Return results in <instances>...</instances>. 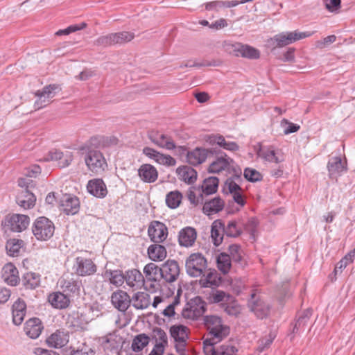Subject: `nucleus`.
<instances>
[{
    "instance_id": "12",
    "label": "nucleus",
    "mask_w": 355,
    "mask_h": 355,
    "mask_svg": "<svg viewBox=\"0 0 355 355\" xmlns=\"http://www.w3.org/2000/svg\"><path fill=\"white\" fill-rule=\"evenodd\" d=\"M148 234L152 242L160 243L166 239L168 228L164 223L154 220L150 223L148 227Z\"/></svg>"
},
{
    "instance_id": "59",
    "label": "nucleus",
    "mask_w": 355,
    "mask_h": 355,
    "mask_svg": "<svg viewBox=\"0 0 355 355\" xmlns=\"http://www.w3.org/2000/svg\"><path fill=\"white\" fill-rule=\"evenodd\" d=\"M155 162L159 164L167 166H173L176 164V160L169 155L159 153Z\"/></svg>"
},
{
    "instance_id": "64",
    "label": "nucleus",
    "mask_w": 355,
    "mask_h": 355,
    "mask_svg": "<svg viewBox=\"0 0 355 355\" xmlns=\"http://www.w3.org/2000/svg\"><path fill=\"white\" fill-rule=\"evenodd\" d=\"M241 225L242 227H243L244 229L251 234V236H253L258 225V221L257 218L252 217L249 218L245 224L241 223Z\"/></svg>"
},
{
    "instance_id": "60",
    "label": "nucleus",
    "mask_w": 355,
    "mask_h": 355,
    "mask_svg": "<svg viewBox=\"0 0 355 355\" xmlns=\"http://www.w3.org/2000/svg\"><path fill=\"white\" fill-rule=\"evenodd\" d=\"M275 337V335L270 334L268 336H266L262 339L259 340L257 347L258 350L260 352H263L265 349H268L273 342Z\"/></svg>"
},
{
    "instance_id": "24",
    "label": "nucleus",
    "mask_w": 355,
    "mask_h": 355,
    "mask_svg": "<svg viewBox=\"0 0 355 355\" xmlns=\"http://www.w3.org/2000/svg\"><path fill=\"white\" fill-rule=\"evenodd\" d=\"M43 328L41 320L37 318H33L26 322L24 329L29 338L36 339L41 334Z\"/></svg>"
},
{
    "instance_id": "49",
    "label": "nucleus",
    "mask_w": 355,
    "mask_h": 355,
    "mask_svg": "<svg viewBox=\"0 0 355 355\" xmlns=\"http://www.w3.org/2000/svg\"><path fill=\"white\" fill-rule=\"evenodd\" d=\"M220 308L223 309L228 315L234 317H237L241 311V306L232 295L231 300L226 302Z\"/></svg>"
},
{
    "instance_id": "18",
    "label": "nucleus",
    "mask_w": 355,
    "mask_h": 355,
    "mask_svg": "<svg viewBox=\"0 0 355 355\" xmlns=\"http://www.w3.org/2000/svg\"><path fill=\"white\" fill-rule=\"evenodd\" d=\"M59 89V85L55 84L49 85L45 86L42 91L38 90L36 92V96L40 98L35 103L36 109H40L45 107L49 103V100L46 98H53L55 94V90Z\"/></svg>"
},
{
    "instance_id": "31",
    "label": "nucleus",
    "mask_w": 355,
    "mask_h": 355,
    "mask_svg": "<svg viewBox=\"0 0 355 355\" xmlns=\"http://www.w3.org/2000/svg\"><path fill=\"white\" fill-rule=\"evenodd\" d=\"M224 222L220 219L214 220L211 226V237L215 246H219L225 235L223 233Z\"/></svg>"
},
{
    "instance_id": "34",
    "label": "nucleus",
    "mask_w": 355,
    "mask_h": 355,
    "mask_svg": "<svg viewBox=\"0 0 355 355\" xmlns=\"http://www.w3.org/2000/svg\"><path fill=\"white\" fill-rule=\"evenodd\" d=\"M223 233L227 237L236 238L243 233V228L240 220H230L227 224L224 223Z\"/></svg>"
},
{
    "instance_id": "37",
    "label": "nucleus",
    "mask_w": 355,
    "mask_h": 355,
    "mask_svg": "<svg viewBox=\"0 0 355 355\" xmlns=\"http://www.w3.org/2000/svg\"><path fill=\"white\" fill-rule=\"evenodd\" d=\"M149 258L153 261H161L167 255L166 248L159 243L150 245L147 250Z\"/></svg>"
},
{
    "instance_id": "36",
    "label": "nucleus",
    "mask_w": 355,
    "mask_h": 355,
    "mask_svg": "<svg viewBox=\"0 0 355 355\" xmlns=\"http://www.w3.org/2000/svg\"><path fill=\"white\" fill-rule=\"evenodd\" d=\"M59 282L62 292L67 295L70 294L78 295L79 293L81 284L79 281L75 280L73 279L62 278L60 279Z\"/></svg>"
},
{
    "instance_id": "10",
    "label": "nucleus",
    "mask_w": 355,
    "mask_h": 355,
    "mask_svg": "<svg viewBox=\"0 0 355 355\" xmlns=\"http://www.w3.org/2000/svg\"><path fill=\"white\" fill-rule=\"evenodd\" d=\"M213 153H216L214 147L210 148L196 147L187 152V161L190 165L198 166L205 162L207 158L212 157Z\"/></svg>"
},
{
    "instance_id": "15",
    "label": "nucleus",
    "mask_w": 355,
    "mask_h": 355,
    "mask_svg": "<svg viewBox=\"0 0 355 355\" xmlns=\"http://www.w3.org/2000/svg\"><path fill=\"white\" fill-rule=\"evenodd\" d=\"M327 168L330 179H336L347 170V162H343L341 157L338 156L329 158Z\"/></svg>"
},
{
    "instance_id": "5",
    "label": "nucleus",
    "mask_w": 355,
    "mask_h": 355,
    "mask_svg": "<svg viewBox=\"0 0 355 355\" xmlns=\"http://www.w3.org/2000/svg\"><path fill=\"white\" fill-rule=\"evenodd\" d=\"M207 266V260L200 253L191 254L186 260V272L193 277H200Z\"/></svg>"
},
{
    "instance_id": "45",
    "label": "nucleus",
    "mask_w": 355,
    "mask_h": 355,
    "mask_svg": "<svg viewBox=\"0 0 355 355\" xmlns=\"http://www.w3.org/2000/svg\"><path fill=\"white\" fill-rule=\"evenodd\" d=\"M218 184L219 180L218 178L209 177L204 180L200 189L203 195H211L217 191Z\"/></svg>"
},
{
    "instance_id": "56",
    "label": "nucleus",
    "mask_w": 355,
    "mask_h": 355,
    "mask_svg": "<svg viewBox=\"0 0 355 355\" xmlns=\"http://www.w3.org/2000/svg\"><path fill=\"white\" fill-rule=\"evenodd\" d=\"M311 315V311L309 309H306L300 313L293 327V333H298L299 330L306 324Z\"/></svg>"
},
{
    "instance_id": "38",
    "label": "nucleus",
    "mask_w": 355,
    "mask_h": 355,
    "mask_svg": "<svg viewBox=\"0 0 355 355\" xmlns=\"http://www.w3.org/2000/svg\"><path fill=\"white\" fill-rule=\"evenodd\" d=\"M20 280L26 289L33 290L40 286L41 276L38 273L28 272L24 274Z\"/></svg>"
},
{
    "instance_id": "16",
    "label": "nucleus",
    "mask_w": 355,
    "mask_h": 355,
    "mask_svg": "<svg viewBox=\"0 0 355 355\" xmlns=\"http://www.w3.org/2000/svg\"><path fill=\"white\" fill-rule=\"evenodd\" d=\"M44 160L46 162L58 161V165L60 168H65L71 164L73 160V155L71 152L64 153L59 150L53 149L49 152Z\"/></svg>"
},
{
    "instance_id": "22",
    "label": "nucleus",
    "mask_w": 355,
    "mask_h": 355,
    "mask_svg": "<svg viewBox=\"0 0 355 355\" xmlns=\"http://www.w3.org/2000/svg\"><path fill=\"white\" fill-rule=\"evenodd\" d=\"M221 282V277L218 272L214 269L205 270L200 276V284L202 287L207 288L211 286H218Z\"/></svg>"
},
{
    "instance_id": "23",
    "label": "nucleus",
    "mask_w": 355,
    "mask_h": 355,
    "mask_svg": "<svg viewBox=\"0 0 355 355\" xmlns=\"http://www.w3.org/2000/svg\"><path fill=\"white\" fill-rule=\"evenodd\" d=\"M87 189L90 194L99 198L105 197L107 193L105 182L99 178L89 180L87 185Z\"/></svg>"
},
{
    "instance_id": "48",
    "label": "nucleus",
    "mask_w": 355,
    "mask_h": 355,
    "mask_svg": "<svg viewBox=\"0 0 355 355\" xmlns=\"http://www.w3.org/2000/svg\"><path fill=\"white\" fill-rule=\"evenodd\" d=\"M251 310L256 314V315L263 319L266 318L270 310V306L266 302L261 300H255L252 302Z\"/></svg>"
},
{
    "instance_id": "17",
    "label": "nucleus",
    "mask_w": 355,
    "mask_h": 355,
    "mask_svg": "<svg viewBox=\"0 0 355 355\" xmlns=\"http://www.w3.org/2000/svg\"><path fill=\"white\" fill-rule=\"evenodd\" d=\"M206 141L211 145H218L219 147L232 152L236 151L239 149V146L234 141H227L223 135L219 134H211L207 135Z\"/></svg>"
},
{
    "instance_id": "30",
    "label": "nucleus",
    "mask_w": 355,
    "mask_h": 355,
    "mask_svg": "<svg viewBox=\"0 0 355 355\" xmlns=\"http://www.w3.org/2000/svg\"><path fill=\"white\" fill-rule=\"evenodd\" d=\"M231 299L232 295L214 288L207 295V300L210 304H219L220 307Z\"/></svg>"
},
{
    "instance_id": "28",
    "label": "nucleus",
    "mask_w": 355,
    "mask_h": 355,
    "mask_svg": "<svg viewBox=\"0 0 355 355\" xmlns=\"http://www.w3.org/2000/svg\"><path fill=\"white\" fill-rule=\"evenodd\" d=\"M26 313V304L23 300L17 299L12 305V322L19 325L24 320Z\"/></svg>"
},
{
    "instance_id": "57",
    "label": "nucleus",
    "mask_w": 355,
    "mask_h": 355,
    "mask_svg": "<svg viewBox=\"0 0 355 355\" xmlns=\"http://www.w3.org/2000/svg\"><path fill=\"white\" fill-rule=\"evenodd\" d=\"M244 178L249 182H256L262 180V175L257 170L245 168L243 172Z\"/></svg>"
},
{
    "instance_id": "14",
    "label": "nucleus",
    "mask_w": 355,
    "mask_h": 355,
    "mask_svg": "<svg viewBox=\"0 0 355 355\" xmlns=\"http://www.w3.org/2000/svg\"><path fill=\"white\" fill-rule=\"evenodd\" d=\"M60 209L67 215H75L80 210L79 198L75 196L64 195L60 200Z\"/></svg>"
},
{
    "instance_id": "43",
    "label": "nucleus",
    "mask_w": 355,
    "mask_h": 355,
    "mask_svg": "<svg viewBox=\"0 0 355 355\" xmlns=\"http://www.w3.org/2000/svg\"><path fill=\"white\" fill-rule=\"evenodd\" d=\"M187 329V327L182 324L173 325L170 328L171 336L176 343H185L188 338Z\"/></svg>"
},
{
    "instance_id": "35",
    "label": "nucleus",
    "mask_w": 355,
    "mask_h": 355,
    "mask_svg": "<svg viewBox=\"0 0 355 355\" xmlns=\"http://www.w3.org/2000/svg\"><path fill=\"white\" fill-rule=\"evenodd\" d=\"M176 173L181 180L189 184L194 183L197 179L196 171L189 166L178 167Z\"/></svg>"
},
{
    "instance_id": "55",
    "label": "nucleus",
    "mask_w": 355,
    "mask_h": 355,
    "mask_svg": "<svg viewBox=\"0 0 355 355\" xmlns=\"http://www.w3.org/2000/svg\"><path fill=\"white\" fill-rule=\"evenodd\" d=\"M135 37L132 33L122 31L112 33V42L114 44H123L130 42Z\"/></svg>"
},
{
    "instance_id": "29",
    "label": "nucleus",
    "mask_w": 355,
    "mask_h": 355,
    "mask_svg": "<svg viewBox=\"0 0 355 355\" xmlns=\"http://www.w3.org/2000/svg\"><path fill=\"white\" fill-rule=\"evenodd\" d=\"M232 49L234 51L237 52L236 55H241L242 57L250 59H257L260 56L259 50L248 45H243L237 43L232 45Z\"/></svg>"
},
{
    "instance_id": "44",
    "label": "nucleus",
    "mask_w": 355,
    "mask_h": 355,
    "mask_svg": "<svg viewBox=\"0 0 355 355\" xmlns=\"http://www.w3.org/2000/svg\"><path fill=\"white\" fill-rule=\"evenodd\" d=\"M103 277L104 279H109L112 284L116 286H121L125 282V275L120 270H106L103 272Z\"/></svg>"
},
{
    "instance_id": "41",
    "label": "nucleus",
    "mask_w": 355,
    "mask_h": 355,
    "mask_svg": "<svg viewBox=\"0 0 355 355\" xmlns=\"http://www.w3.org/2000/svg\"><path fill=\"white\" fill-rule=\"evenodd\" d=\"M36 198L33 193L25 189L17 196V203L24 209H30L35 205Z\"/></svg>"
},
{
    "instance_id": "32",
    "label": "nucleus",
    "mask_w": 355,
    "mask_h": 355,
    "mask_svg": "<svg viewBox=\"0 0 355 355\" xmlns=\"http://www.w3.org/2000/svg\"><path fill=\"white\" fill-rule=\"evenodd\" d=\"M224 206V201L220 197H215L204 203L202 211L205 214L210 216L222 211Z\"/></svg>"
},
{
    "instance_id": "39",
    "label": "nucleus",
    "mask_w": 355,
    "mask_h": 355,
    "mask_svg": "<svg viewBox=\"0 0 355 355\" xmlns=\"http://www.w3.org/2000/svg\"><path fill=\"white\" fill-rule=\"evenodd\" d=\"M130 300L131 304L137 309H146L150 303V295L146 292H137Z\"/></svg>"
},
{
    "instance_id": "47",
    "label": "nucleus",
    "mask_w": 355,
    "mask_h": 355,
    "mask_svg": "<svg viewBox=\"0 0 355 355\" xmlns=\"http://www.w3.org/2000/svg\"><path fill=\"white\" fill-rule=\"evenodd\" d=\"M150 336L145 334H140L137 335L131 345V348L133 352H139L141 351L146 346H147L150 342Z\"/></svg>"
},
{
    "instance_id": "61",
    "label": "nucleus",
    "mask_w": 355,
    "mask_h": 355,
    "mask_svg": "<svg viewBox=\"0 0 355 355\" xmlns=\"http://www.w3.org/2000/svg\"><path fill=\"white\" fill-rule=\"evenodd\" d=\"M230 164V166L228 167V168H227L226 171L232 175V177L230 178H240L242 174L241 168H240V166L235 163L234 159L233 162Z\"/></svg>"
},
{
    "instance_id": "42",
    "label": "nucleus",
    "mask_w": 355,
    "mask_h": 355,
    "mask_svg": "<svg viewBox=\"0 0 355 355\" xmlns=\"http://www.w3.org/2000/svg\"><path fill=\"white\" fill-rule=\"evenodd\" d=\"M257 155L258 157L268 162L278 164L282 162V160H280L277 156L273 146H271L267 147H259L257 151Z\"/></svg>"
},
{
    "instance_id": "46",
    "label": "nucleus",
    "mask_w": 355,
    "mask_h": 355,
    "mask_svg": "<svg viewBox=\"0 0 355 355\" xmlns=\"http://www.w3.org/2000/svg\"><path fill=\"white\" fill-rule=\"evenodd\" d=\"M24 245V241L18 239H9L6 245L7 253L11 257H18L21 248Z\"/></svg>"
},
{
    "instance_id": "25",
    "label": "nucleus",
    "mask_w": 355,
    "mask_h": 355,
    "mask_svg": "<svg viewBox=\"0 0 355 355\" xmlns=\"http://www.w3.org/2000/svg\"><path fill=\"white\" fill-rule=\"evenodd\" d=\"M138 175L143 182L153 183L157 180L158 172L154 166L144 164L138 169Z\"/></svg>"
},
{
    "instance_id": "27",
    "label": "nucleus",
    "mask_w": 355,
    "mask_h": 355,
    "mask_svg": "<svg viewBox=\"0 0 355 355\" xmlns=\"http://www.w3.org/2000/svg\"><path fill=\"white\" fill-rule=\"evenodd\" d=\"M125 281L129 286L136 288H141L145 282L144 275L137 269L126 271Z\"/></svg>"
},
{
    "instance_id": "51",
    "label": "nucleus",
    "mask_w": 355,
    "mask_h": 355,
    "mask_svg": "<svg viewBox=\"0 0 355 355\" xmlns=\"http://www.w3.org/2000/svg\"><path fill=\"white\" fill-rule=\"evenodd\" d=\"M182 199V194L180 191L175 190L170 191L166 196V204L171 209H175L179 207Z\"/></svg>"
},
{
    "instance_id": "52",
    "label": "nucleus",
    "mask_w": 355,
    "mask_h": 355,
    "mask_svg": "<svg viewBox=\"0 0 355 355\" xmlns=\"http://www.w3.org/2000/svg\"><path fill=\"white\" fill-rule=\"evenodd\" d=\"M48 345L55 348H61L66 343L64 334L60 331L52 334L46 340Z\"/></svg>"
},
{
    "instance_id": "54",
    "label": "nucleus",
    "mask_w": 355,
    "mask_h": 355,
    "mask_svg": "<svg viewBox=\"0 0 355 355\" xmlns=\"http://www.w3.org/2000/svg\"><path fill=\"white\" fill-rule=\"evenodd\" d=\"M151 338L155 341V344H161L163 349L168 345V337L166 332L159 327L153 329Z\"/></svg>"
},
{
    "instance_id": "53",
    "label": "nucleus",
    "mask_w": 355,
    "mask_h": 355,
    "mask_svg": "<svg viewBox=\"0 0 355 355\" xmlns=\"http://www.w3.org/2000/svg\"><path fill=\"white\" fill-rule=\"evenodd\" d=\"M217 267L223 274H227L231 268L230 256L226 253H220L217 257Z\"/></svg>"
},
{
    "instance_id": "33",
    "label": "nucleus",
    "mask_w": 355,
    "mask_h": 355,
    "mask_svg": "<svg viewBox=\"0 0 355 355\" xmlns=\"http://www.w3.org/2000/svg\"><path fill=\"white\" fill-rule=\"evenodd\" d=\"M144 273L148 282H159L162 279V267H159L155 263H149L144 268Z\"/></svg>"
},
{
    "instance_id": "19",
    "label": "nucleus",
    "mask_w": 355,
    "mask_h": 355,
    "mask_svg": "<svg viewBox=\"0 0 355 355\" xmlns=\"http://www.w3.org/2000/svg\"><path fill=\"white\" fill-rule=\"evenodd\" d=\"M111 302L116 309L122 312H125L131 304L130 296L126 292L121 290L112 294Z\"/></svg>"
},
{
    "instance_id": "63",
    "label": "nucleus",
    "mask_w": 355,
    "mask_h": 355,
    "mask_svg": "<svg viewBox=\"0 0 355 355\" xmlns=\"http://www.w3.org/2000/svg\"><path fill=\"white\" fill-rule=\"evenodd\" d=\"M95 44L103 47L114 45L112 42V33L99 37L95 41Z\"/></svg>"
},
{
    "instance_id": "3",
    "label": "nucleus",
    "mask_w": 355,
    "mask_h": 355,
    "mask_svg": "<svg viewBox=\"0 0 355 355\" xmlns=\"http://www.w3.org/2000/svg\"><path fill=\"white\" fill-rule=\"evenodd\" d=\"M207 311V302L200 296L189 300L182 309V315L184 318L192 320H198Z\"/></svg>"
},
{
    "instance_id": "62",
    "label": "nucleus",
    "mask_w": 355,
    "mask_h": 355,
    "mask_svg": "<svg viewBox=\"0 0 355 355\" xmlns=\"http://www.w3.org/2000/svg\"><path fill=\"white\" fill-rule=\"evenodd\" d=\"M229 252L230 258L236 262H239L241 260V255L240 254L241 247L237 244H232L229 246Z\"/></svg>"
},
{
    "instance_id": "7",
    "label": "nucleus",
    "mask_w": 355,
    "mask_h": 355,
    "mask_svg": "<svg viewBox=\"0 0 355 355\" xmlns=\"http://www.w3.org/2000/svg\"><path fill=\"white\" fill-rule=\"evenodd\" d=\"M218 340L212 341L211 339H205L203 341V351L205 355H237L238 349L230 343L216 346Z\"/></svg>"
},
{
    "instance_id": "1",
    "label": "nucleus",
    "mask_w": 355,
    "mask_h": 355,
    "mask_svg": "<svg viewBox=\"0 0 355 355\" xmlns=\"http://www.w3.org/2000/svg\"><path fill=\"white\" fill-rule=\"evenodd\" d=\"M203 324L209 330L212 341H220L230 334V328L223 324L222 318L216 315H207L203 317Z\"/></svg>"
},
{
    "instance_id": "26",
    "label": "nucleus",
    "mask_w": 355,
    "mask_h": 355,
    "mask_svg": "<svg viewBox=\"0 0 355 355\" xmlns=\"http://www.w3.org/2000/svg\"><path fill=\"white\" fill-rule=\"evenodd\" d=\"M197 237L196 230L191 227L182 229L178 234V242L181 246L191 247Z\"/></svg>"
},
{
    "instance_id": "20",
    "label": "nucleus",
    "mask_w": 355,
    "mask_h": 355,
    "mask_svg": "<svg viewBox=\"0 0 355 355\" xmlns=\"http://www.w3.org/2000/svg\"><path fill=\"white\" fill-rule=\"evenodd\" d=\"M2 278L8 285L15 286L20 282L18 270L12 263H6L2 268Z\"/></svg>"
},
{
    "instance_id": "21",
    "label": "nucleus",
    "mask_w": 355,
    "mask_h": 355,
    "mask_svg": "<svg viewBox=\"0 0 355 355\" xmlns=\"http://www.w3.org/2000/svg\"><path fill=\"white\" fill-rule=\"evenodd\" d=\"M150 140L157 146L167 150H173L176 145L172 138L165 134L152 132L149 135Z\"/></svg>"
},
{
    "instance_id": "2",
    "label": "nucleus",
    "mask_w": 355,
    "mask_h": 355,
    "mask_svg": "<svg viewBox=\"0 0 355 355\" xmlns=\"http://www.w3.org/2000/svg\"><path fill=\"white\" fill-rule=\"evenodd\" d=\"M54 231L53 223L45 216L37 218L32 226L33 234L38 241H48L53 236Z\"/></svg>"
},
{
    "instance_id": "9",
    "label": "nucleus",
    "mask_w": 355,
    "mask_h": 355,
    "mask_svg": "<svg viewBox=\"0 0 355 355\" xmlns=\"http://www.w3.org/2000/svg\"><path fill=\"white\" fill-rule=\"evenodd\" d=\"M73 270L77 275L85 277L96 273L97 266L91 259L77 257L75 259Z\"/></svg>"
},
{
    "instance_id": "13",
    "label": "nucleus",
    "mask_w": 355,
    "mask_h": 355,
    "mask_svg": "<svg viewBox=\"0 0 355 355\" xmlns=\"http://www.w3.org/2000/svg\"><path fill=\"white\" fill-rule=\"evenodd\" d=\"M180 272L178 261L168 259L162 266V279L166 282L172 283L177 280Z\"/></svg>"
},
{
    "instance_id": "11",
    "label": "nucleus",
    "mask_w": 355,
    "mask_h": 355,
    "mask_svg": "<svg viewBox=\"0 0 355 355\" xmlns=\"http://www.w3.org/2000/svg\"><path fill=\"white\" fill-rule=\"evenodd\" d=\"M29 223L30 218L28 216L19 214L8 215L4 220V225L15 232H21L25 230Z\"/></svg>"
},
{
    "instance_id": "50",
    "label": "nucleus",
    "mask_w": 355,
    "mask_h": 355,
    "mask_svg": "<svg viewBox=\"0 0 355 355\" xmlns=\"http://www.w3.org/2000/svg\"><path fill=\"white\" fill-rule=\"evenodd\" d=\"M187 198L191 204L193 206L203 203V194L200 187H191L187 191Z\"/></svg>"
},
{
    "instance_id": "58",
    "label": "nucleus",
    "mask_w": 355,
    "mask_h": 355,
    "mask_svg": "<svg viewBox=\"0 0 355 355\" xmlns=\"http://www.w3.org/2000/svg\"><path fill=\"white\" fill-rule=\"evenodd\" d=\"M87 26V24L85 22H82L79 24H73L64 29L59 30L55 33L56 35H67L71 33L76 32L77 31L82 30Z\"/></svg>"
},
{
    "instance_id": "4",
    "label": "nucleus",
    "mask_w": 355,
    "mask_h": 355,
    "mask_svg": "<svg viewBox=\"0 0 355 355\" xmlns=\"http://www.w3.org/2000/svg\"><path fill=\"white\" fill-rule=\"evenodd\" d=\"M313 31L300 32L297 30L293 32L282 33L271 38L270 44L274 47H283L300 40L311 37Z\"/></svg>"
},
{
    "instance_id": "40",
    "label": "nucleus",
    "mask_w": 355,
    "mask_h": 355,
    "mask_svg": "<svg viewBox=\"0 0 355 355\" xmlns=\"http://www.w3.org/2000/svg\"><path fill=\"white\" fill-rule=\"evenodd\" d=\"M51 304L56 309H64L68 306L70 300L69 297L63 292H56L49 296Z\"/></svg>"
},
{
    "instance_id": "8",
    "label": "nucleus",
    "mask_w": 355,
    "mask_h": 355,
    "mask_svg": "<svg viewBox=\"0 0 355 355\" xmlns=\"http://www.w3.org/2000/svg\"><path fill=\"white\" fill-rule=\"evenodd\" d=\"M216 153H213V156L216 155V159L209 166L207 171L209 173H219L223 171H227L230 166V163L233 162V159L227 156V155L214 147Z\"/></svg>"
},
{
    "instance_id": "6",
    "label": "nucleus",
    "mask_w": 355,
    "mask_h": 355,
    "mask_svg": "<svg viewBox=\"0 0 355 355\" xmlns=\"http://www.w3.org/2000/svg\"><path fill=\"white\" fill-rule=\"evenodd\" d=\"M84 159L88 170L95 174L101 173L107 167L106 160L99 150H89Z\"/></svg>"
}]
</instances>
